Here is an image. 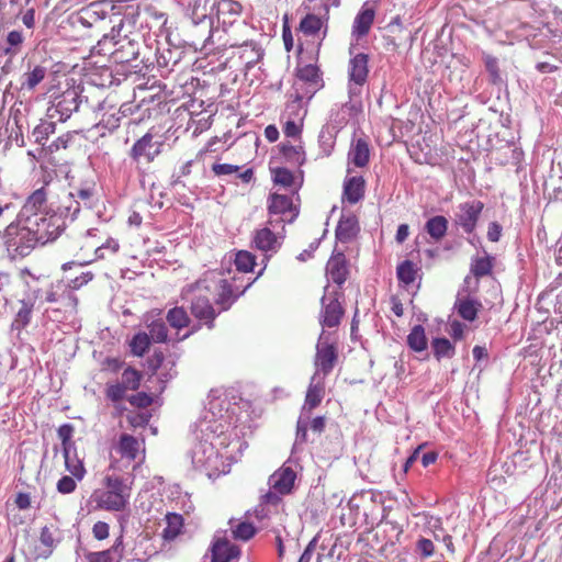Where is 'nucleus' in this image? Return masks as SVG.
<instances>
[{
    "instance_id": "nucleus-1",
    "label": "nucleus",
    "mask_w": 562,
    "mask_h": 562,
    "mask_svg": "<svg viewBox=\"0 0 562 562\" xmlns=\"http://www.w3.org/2000/svg\"><path fill=\"white\" fill-rule=\"evenodd\" d=\"M78 217V205L68 199L65 203H58L56 209L49 207L47 213L29 221L31 229L41 246L55 241L67 227V222H74Z\"/></svg>"
},
{
    "instance_id": "nucleus-2",
    "label": "nucleus",
    "mask_w": 562,
    "mask_h": 562,
    "mask_svg": "<svg viewBox=\"0 0 562 562\" xmlns=\"http://www.w3.org/2000/svg\"><path fill=\"white\" fill-rule=\"evenodd\" d=\"M23 284L22 299L30 305L36 307L45 303L63 305L66 286L64 280L48 281L44 276H36L27 268H23L19 272Z\"/></svg>"
},
{
    "instance_id": "nucleus-3",
    "label": "nucleus",
    "mask_w": 562,
    "mask_h": 562,
    "mask_svg": "<svg viewBox=\"0 0 562 562\" xmlns=\"http://www.w3.org/2000/svg\"><path fill=\"white\" fill-rule=\"evenodd\" d=\"M229 407L231 403L226 394L212 390L207 395L204 412L196 424L200 434L223 435L229 427Z\"/></svg>"
},
{
    "instance_id": "nucleus-4",
    "label": "nucleus",
    "mask_w": 562,
    "mask_h": 562,
    "mask_svg": "<svg viewBox=\"0 0 562 562\" xmlns=\"http://www.w3.org/2000/svg\"><path fill=\"white\" fill-rule=\"evenodd\" d=\"M325 394L324 379L313 374L306 391L304 405L296 422L295 440L292 447V454L302 450L307 441V429L312 411L317 407Z\"/></svg>"
},
{
    "instance_id": "nucleus-5",
    "label": "nucleus",
    "mask_w": 562,
    "mask_h": 562,
    "mask_svg": "<svg viewBox=\"0 0 562 562\" xmlns=\"http://www.w3.org/2000/svg\"><path fill=\"white\" fill-rule=\"evenodd\" d=\"M139 37L115 33L106 34L98 42L94 49L98 54L109 55L116 64H128L139 55Z\"/></svg>"
},
{
    "instance_id": "nucleus-6",
    "label": "nucleus",
    "mask_w": 562,
    "mask_h": 562,
    "mask_svg": "<svg viewBox=\"0 0 562 562\" xmlns=\"http://www.w3.org/2000/svg\"><path fill=\"white\" fill-rule=\"evenodd\" d=\"M2 238L8 255L13 260L29 256L40 245L30 225L20 223L16 218L4 228Z\"/></svg>"
},
{
    "instance_id": "nucleus-7",
    "label": "nucleus",
    "mask_w": 562,
    "mask_h": 562,
    "mask_svg": "<svg viewBox=\"0 0 562 562\" xmlns=\"http://www.w3.org/2000/svg\"><path fill=\"white\" fill-rule=\"evenodd\" d=\"M93 273L91 271L81 272L79 276L75 278H67V281H64V285L66 286L65 297L63 299V307H46L43 311V317L50 322H61L70 315H74L77 312L78 307V297L74 293V291L79 290L83 285L88 284L93 279Z\"/></svg>"
},
{
    "instance_id": "nucleus-8",
    "label": "nucleus",
    "mask_w": 562,
    "mask_h": 562,
    "mask_svg": "<svg viewBox=\"0 0 562 562\" xmlns=\"http://www.w3.org/2000/svg\"><path fill=\"white\" fill-rule=\"evenodd\" d=\"M202 435V439L196 442L190 451L191 462L196 470L205 472L210 477H217L218 451L216 450L213 439L218 436Z\"/></svg>"
},
{
    "instance_id": "nucleus-9",
    "label": "nucleus",
    "mask_w": 562,
    "mask_h": 562,
    "mask_svg": "<svg viewBox=\"0 0 562 562\" xmlns=\"http://www.w3.org/2000/svg\"><path fill=\"white\" fill-rule=\"evenodd\" d=\"M267 224L277 228H285L286 224H292L300 214L299 206L293 203V198L285 194L271 193L268 198Z\"/></svg>"
},
{
    "instance_id": "nucleus-10",
    "label": "nucleus",
    "mask_w": 562,
    "mask_h": 562,
    "mask_svg": "<svg viewBox=\"0 0 562 562\" xmlns=\"http://www.w3.org/2000/svg\"><path fill=\"white\" fill-rule=\"evenodd\" d=\"M83 87L70 86L56 94L47 109L49 119H57L60 122L67 121L74 112H77L83 101Z\"/></svg>"
},
{
    "instance_id": "nucleus-11",
    "label": "nucleus",
    "mask_w": 562,
    "mask_h": 562,
    "mask_svg": "<svg viewBox=\"0 0 562 562\" xmlns=\"http://www.w3.org/2000/svg\"><path fill=\"white\" fill-rule=\"evenodd\" d=\"M285 238V228L274 229L266 223V226L256 229L252 234L251 245L257 250L262 251L267 258L277 254Z\"/></svg>"
},
{
    "instance_id": "nucleus-12",
    "label": "nucleus",
    "mask_w": 562,
    "mask_h": 562,
    "mask_svg": "<svg viewBox=\"0 0 562 562\" xmlns=\"http://www.w3.org/2000/svg\"><path fill=\"white\" fill-rule=\"evenodd\" d=\"M323 87L319 68L316 65L307 64L296 67V79L293 89L296 92L307 95V101Z\"/></svg>"
},
{
    "instance_id": "nucleus-13",
    "label": "nucleus",
    "mask_w": 562,
    "mask_h": 562,
    "mask_svg": "<svg viewBox=\"0 0 562 562\" xmlns=\"http://www.w3.org/2000/svg\"><path fill=\"white\" fill-rule=\"evenodd\" d=\"M340 293L338 291L329 292V285L325 286L324 295L321 299L322 311L319 323L323 327H336L340 324L344 316V308L339 303Z\"/></svg>"
},
{
    "instance_id": "nucleus-14",
    "label": "nucleus",
    "mask_w": 562,
    "mask_h": 562,
    "mask_svg": "<svg viewBox=\"0 0 562 562\" xmlns=\"http://www.w3.org/2000/svg\"><path fill=\"white\" fill-rule=\"evenodd\" d=\"M48 211L47 192L46 189L42 187L27 196L16 215V220H19L20 223L26 224L29 221L31 222V220H34Z\"/></svg>"
},
{
    "instance_id": "nucleus-15",
    "label": "nucleus",
    "mask_w": 562,
    "mask_h": 562,
    "mask_svg": "<svg viewBox=\"0 0 562 562\" xmlns=\"http://www.w3.org/2000/svg\"><path fill=\"white\" fill-rule=\"evenodd\" d=\"M162 146L164 142L154 140V135L148 132L134 143L128 156L135 162H139L142 159L153 162L161 154Z\"/></svg>"
},
{
    "instance_id": "nucleus-16",
    "label": "nucleus",
    "mask_w": 562,
    "mask_h": 562,
    "mask_svg": "<svg viewBox=\"0 0 562 562\" xmlns=\"http://www.w3.org/2000/svg\"><path fill=\"white\" fill-rule=\"evenodd\" d=\"M95 113L97 115H100V119L94 125V128L100 132L101 136H104L106 133H113L117 130L120 127L121 120L126 116L124 110H121L113 104H108L105 101L98 104Z\"/></svg>"
},
{
    "instance_id": "nucleus-17",
    "label": "nucleus",
    "mask_w": 562,
    "mask_h": 562,
    "mask_svg": "<svg viewBox=\"0 0 562 562\" xmlns=\"http://www.w3.org/2000/svg\"><path fill=\"white\" fill-rule=\"evenodd\" d=\"M368 63L369 56L364 53H359L350 58L348 65V88L351 95L359 94L361 88L367 82L369 74Z\"/></svg>"
},
{
    "instance_id": "nucleus-18",
    "label": "nucleus",
    "mask_w": 562,
    "mask_h": 562,
    "mask_svg": "<svg viewBox=\"0 0 562 562\" xmlns=\"http://www.w3.org/2000/svg\"><path fill=\"white\" fill-rule=\"evenodd\" d=\"M324 331L321 334L315 355V372L317 378L325 379L334 369L337 360V349L333 344L323 341Z\"/></svg>"
},
{
    "instance_id": "nucleus-19",
    "label": "nucleus",
    "mask_w": 562,
    "mask_h": 562,
    "mask_svg": "<svg viewBox=\"0 0 562 562\" xmlns=\"http://www.w3.org/2000/svg\"><path fill=\"white\" fill-rule=\"evenodd\" d=\"M292 457L286 460L283 465L274 471L269 480V486L281 495H288L292 492L296 480V471L292 467Z\"/></svg>"
},
{
    "instance_id": "nucleus-20",
    "label": "nucleus",
    "mask_w": 562,
    "mask_h": 562,
    "mask_svg": "<svg viewBox=\"0 0 562 562\" xmlns=\"http://www.w3.org/2000/svg\"><path fill=\"white\" fill-rule=\"evenodd\" d=\"M483 209L484 204L479 200L461 203L459 205V212L456 214V224L459 225L464 233L472 234L476 228Z\"/></svg>"
},
{
    "instance_id": "nucleus-21",
    "label": "nucleus",
    "mask_w": 562,
    "mask_h": 562,
    "mask_svg": "<svg viewBox=\"0 0 562 562\" xmlns=\"http://www.w3.org/2000/svg\"><path fill=\"white\" fill-rule=\"evenodd\" d=\"M191 314L203 322L209 329L214 327V319L217 314L209 297L202 295L194 296L191 302Z\"/></svg>"
},
{
    "instance_id": "nucleus-22",
    "label": "nucleus",
    "mask_w": 562,
    "mask_h": 562,
    "mask_svg": "<svg viewBox=\"0 0 562 562\" xmlns=\"http://www.w3.org/2000/svg\"><path fill=\"white\" fill-rule=\"evenodd\" d=\"M68 199L74 200V203L78 205V214L81 210V203L83 206L88 209L95 207L98 195L95 192V189L93 186H82L75 188L74 191L68 192L65 194L60 200L59 203H65Z\"/></svg>"
},
{
    "instance_id": "nucleus-23",
    "label": "nucleus",
    "mask_w": 562,
    "mask_h": 562,
    "mask_svg": "<svg viewBox=\"0 0 562 562\" xmlns=\"http://www.w3.org/2000/svg\"><path fill=\"white\" fill-rule=\"evenodd\" d=\"M359 232L360 226L357 216L352 213L342 214L338 221L335 236L338 241L348 244L356 238Z\"/></svg>"
},
{
    "instance_id": "nucleus-24",
    "label": "nucleus",
    "mask_w": 562,
    "mask_h": 562,
    "mask_svg": "<svg viewBox=\"0 0 562 562\" xmlns=\"http://www.w3.org/2000/svg\"><path fill=\"white\" fill-rule=\"evenodd\" d=\"M218 284L220 293L217 295L216 303L221 305L222 311H227L233 305V303L251 285V282L240 288L238 285H234L225 279H222L220 280Z\"/></svg>"
},
{
    "instance_id": "nucleus-25",
    "label": "nucleus",
    "mask_w": 562,
    "mask_h": 562,
    "mask_svg": "<svg viewBox=\"0 0 562 562\" xmlns=\"http://www.w3.org/2000/svg\"><path fill=\"white\" fill-rule=\"evenodd\" d=\"M481 308L482 303L477 299L470 295H462L461 292L458 293L453 310L462 319L474 322Z\"/></svg>"
},
{
    "instance_id": "nucleus-26",
    "label": "nucleus",
    "mask_w": 562,
    "mask_h": 562,
    "mask_svg": "<svg viewBox=\"0 0 562 562\" xmlns=\"http://www.w3.org/2000/svg\"><path fill=\"white\" fill-rule=\"evenodd\" d=\"M236 48V54L246 69H251L265 55L263 48L255 41H246Z\"/></svg>"
},
{
    "instance_id": "nucleus-27",
    "label": "nucleus",
    "mask_w": 562,
    "mask_h": 562,
    "mask_svg": "<svg viewBox=\"0 0 562 562\" xmlns=\"http://www.w3.org/2000/svg\"><path fill=\"white\" fill-rule=\"evenodd\" d=\"M214 9L223 26L232 25L241 13V5L235 0H217Z\"/></svg>"
},
{
    "instance_id": "nucleus-28",
    "label": "nucleus",
    "mask_w": 562,
    "mask_h": 562,
    "mask_svg": "<svg viewBox=\"0 0 562 562\" xmlns=\"http://www.w3.org/2000/svg\"><path fill=\"white\" fill-rule=\"evenodd\" d=\"M123 536L117 537L111 548L99 552H86L87 562H121L123 557Z\"/></svg>"
},
{
    "instance_id": "nucleus-29",
    "label": "nucleus",
    "mask_w": 562,
    "mask_h": 562,
    "mask_svg": "<svg viewBox=\"0 0 562 562\" xmlns=\"http://www.w3.org/2000/svg\"><path fill=\"white\" fill-rule=\"evenodd\" d=\"M239 555L240 549L226 539H216L212 546V562H232Z\"/></svg>"
},
{
    "instance_id": "nucleus-30",
    "label": "nucleus",
    "mask_w": 562,
    "mask_h": 562,
    "mask_svg": "<svg viewBox=\"0 0 562 562\" xmlns=\"http://www.w3.org/2000/svg\"><path fill=\"white\" fill-rule=\"evenodd\" d=\"M326 274L338 286H341L346 282L348 268L346 257L342 252L330 257L326 266Z\"/></svg>"
},
{
    "instance_id": "nucleus-31",
    "label": "nucleus",
    "mask_w": 562,
    "mask_h": 562,
    "mask_svg": "<svg viewBox=\"0 0 562 562\" xmlns=\"http://www.w3.org/2000/svg\"><path fill=\"white\" fill-rule=\"evenodd\" d=\"M139 16L138 8L128 7L124 12L117 24H114L111 33H115V36L125 35H137L139 37V32L136 31L137 19Z\"/></svg>"
},
{
    "instance_id": "nucleus-32",
    "label": "nucleus",
    "mask_w": 562,
    "mask_h": 562,
    "mask_svg": "<svg viewBox=\"0 0 562 562\" xmlns=\"http://www.w3.org/2000/svg\"><path fill=\"white\" fill-rule=\"evenodd\" d=\"M134 477L132 474L120 476L116 474H108L104 477L106 491L116 494L125 495V499L130 501L131 490Z\"/></svg>"
},
{
    "instance_id": "nucleus-33",
    "label": "nucleus",
    "mask_w": 562,
    "mask_h": 562,
    "mask_svg": "<svg viewBox=\"0 0 562 562\" xmlns=\"http://www.w3.org/2000/svg\"><path fill=\"white\" fill-rule=\"evenodd\" d=\"M47 76V68L42 65H35L31 67L27 65V70L22 74L20 78V89L22 91H34L35 88L45 79Z\"/></svg>"
},
{
    "instance_id": "nucleus-34",
    "label": "nucleus",
    "mask_w": 562,
    "mask_h": 562,
    "mask_svg": "<svg viewBox=\"0 0 562 562\" xmlns=\"http://www.w3.org/2000/svg\"><path fill=\"white\" fill-rule=\"evenodd\" d=\"M348 160L349 162L353 164L356 167L359 168L366 167L369 164V143L364 138L360 137L352 140L348 153Z\"/></svg>"
},
{
    "instance_id": "nucleus-35",
    "label": "nucleus",
    "mask_w": 562,
    "mask_h": 562,
    "mask_svg": "<svg viewBox=\"0 0 562 562\" xmlns=\"http://www.w3.org/2000/svg\"><path fill=\"white\" fill-rule=\"evenodd\" d=\"M366 182L361 176L351 177L344 182V198L351 204L358 203L364 196Z\"/></svg>"
},
{
    "instance_id": "nucleus-36",
    "label": "nucleus",
    "mask_w": 562,
    "mask_h": 562,
    "mask_svg": "<svg viewBox=\"0 0 562 562\" xmlns=\"http://www.w3.org/2000/svg\"><path fill=\"white\" fill-rule=\"evenodd\" d=\"M23 43L24 35L22 31H10L5 36L4 43L1 45V52L9 60H12L21 53Z\"/></svg>"
},
{
    "instance_id": "nucleus-37",
    "label": "nucleus",
    "mask_w": 562,
    "mask_h": 562,
    "mask_svg": "<svg viewBox=\"0 0 562 562\" xmlns=\"http://www.w3.org/2000/svg\"><path fill=\"white\" fill-rule=\"evenodd\" d=\"M327 18L324 20L313 13L306 14L300 22V31L306 36L316 35L323 27V38L327 32Z\"/></svg>"
},
{
    "instance_id": "nucleus-38",
    "label": "nucleus",
    "mask_w": 562,
    "mask_h": 562,
    "mask_svg": "<svg viewBox=\"0 0 562 562\" xmlns=\"http://www.w3.org/2000/svg\"><path fill=\"white\" fill-rule=\"evenodd\" d=\"M293 99L286 103L284 115L290 120H297L303 122L307 110L304 108V100H307V95L301 92L294 91Z\"/></svg>"
},
{
    "instance_id": "nucleus-39",
    "label": "nucleus",
    "mask_w": 562,
    "mask_h": 562,
    "mask_svg": "<svg viewBox=\"0 0 562 562\" xmlns=\"http://www.w3.org/2000/svg\"><path fill=\"white\" fill-rule=\"evenodd\" d=\"M140 446L142 442H139L135 437L128 434H123L119 440L117 452L122 458L134 461L137 458Z\"/></svg>"
},
{
    "instance_id": "nucleus-40",
    "label": "nucleus",
    "mask_w": 562,
    "mask_h": 562,
    "mask_svg": "<svg viewBox=\"0 0 562 562\" xmlns=\"http://www.w3.org/2000/svg\"><path fill=\"white\" fill-rule=\"evenodd\" d=\"M336 134L334 126L324 125L318 134V147H319V157H328L331 155L335 144H336Z\"/></svg>"
},
{
    "instance_id": "nucleus-41",
    "label": "nucleus",
    "mask_w": 562,
    "mask_h": 562,
    "mask_svg": "<svg viewBox=\"0 0 562 562\" xmlns=\"http://www.w3.org/2000/svg\"><path fill=\"white\" fill-rule=\"evenodd\" d=\"M448 224L443 215H436L426 222L425 231L435 241H439L447 234Z\"/></svg>"
},
{
    "instance_id": "nucleus-42",
    "label": "nucleus",
    "mask_w": 562,
    "mask_h": 562,
    "mask_svg": "<svg viewBox=\"0 0 562 562\" xmlns=\"http://www.w3.org/2000/svg\"><path fill=\"white\" fill-rule=\"evenodd\" d=\"M374 20V11L372 9H366L360 11L353 21L352 34L358 37L367 35Z\"/></svg>"
},
{
    "instance_id": "nucleus-43",
    "label": "nucleus",
    "mask_w": 562,
    "mask_h": 562,
    "mask_svg": "<svg viewBox=\"0 0 562 562\" xmlns=\"http://www.w3.org/2000/svg\"><path fill=\"white\" fill-rule=\"evenodd\" d=\"M420 268L411 260L402 261L396 268V276L404 286H408L413 284L416 280V277L419 272Z\"/></svg>"
},
{
    "instance_id": "nucleus-44",
    "label": "nucleus",
    "mask_w": 562,
    "mask_h": 562,
    "mask_svg": "<svg viewBox=\"0 0 562 562\" xmlns=\"http://www.w3.org/2000/svg\"><path fill=\"white\" fill-rule=\"evenodd\" d=\"M494 266V257L485 252L484 257H473L471 260L470 271L476 278H483L492 273Z\"/></svg>"
},
{
    "instance_id": "nucleus-45",
    "label": "nucleus",
    "mask_w": 562,
    "mask_h": 562,
    "mask_svg": "<svg viewBox=\"0 0 562 562\" xmlns=\"http://www.w3.org/2000/svg\"><path fill=\"white\" fill-rule=\"evenodd\" d=\"M431 349L435 358L439 361L443 358L451 359L456 353L454 345L445 337H437L431 340Z\"/></svg>"
},
{
    "instance_id": "nucleus-46",
    "label": "nucleus",
    "mask_w": 562,
    "mask_h": 562,
    "mask_svg": "<svg viewBox=\"0 0 562 562\" xmlns=\"http://www.w3.org/2000/svg\"><path fill=\"white\" fill-rule=\"evenodd\" d=\"M65 467L66 470L71 473V475L81 481L85 477L86 469L83 467V462L77 457L75 451H64Z\"/></svg>"
},
{
    "instance_id": "nucleus-47",
    "label": "nucleus",
    "mask_w": 562,
    "mask_h": 562,
    "mask_svg": "<svg viewBox=\"0 0 562 562\" xmlns=\"http://www.w3.org/2000/svg\"><path fill=\"white\" fill-rule=\"evenodd\" d=\"M407 346L415 352H422L427 349V337L422 325H415L406 339Z\"/></svg>"
},
{
    "instance_id": "nucleus-48",
    "label": "nucleus",
    "mask_w": 562,
    "mask_h": 562,
    "mask_svg": "<svg viewBox=\"0 0 562 562\" xmlns=\"http://www.w3.org/2000/svg\"><path fill=\"white\" fill-rule=\"evenodd\" d=\"M99 503L101 507L108 510L120 512L126 507L128 501L125 499V495H116L105 491L100 495Z\"/></svg>"
},
{
    "instance_id": "nucleus-49",
    "label": "nucleus",
    "mask_w": 562,
    "mask_h": 562,
    "mask_svg": "<svg viewBox=\"0 0 562 562\" xmlns=\"http://www.w3.org/2000/svg\"><path fill=\"white\" fill-rule=\"evenodd\" d=\"M147 329L150 340L154 342H166L168 338V328L161 317L147 321Z\"/></svg>"
},
{
    "instance_id": "nucleus-50",
    "label": "nucleus",
    "mask_w": 562,
    "mask_h": 562,
    "mask_svg": "<svg viewBox=\"0 0 562 562\" xmlns=\"http://www.w3.org/2000/svg\"><path fill=\"white\" fill-rule=\"evenodd\" d=\"M19 302L21 306L11 324V329L18 331L22 330L31 323L32 312L35 308L23 300H20Z\"/></svg>"
},
{
    "instance_id": "nucleus-51",
    "label": "nucleus",
    "mask_w": 562,
    "mask_h": 562,
    "mask_svg": "<svg viewBox=\"0 0 562 562\" xmlns=\"http://www.w3.org/2000/svg\"><path fill=\"white\" fill-rule=\"evenodd\" d=\"M182 52L179 49H162L157 52V65L160 68L172 69L181 59Z\"/></svg>"
},
{
    "instance_id": "nucleus-52",
    "label": "nucleus",
    "mask_w": 562,
    "mask_h": 562,
    "mask_svg": "<svg viewBox=\"0 0 562 562\" xmlns=\"http://www.w3.org/2000/svg\"><path fill=\"white\" fill-rule=\"evenodd\" d=\"M169 325L177 329H182L187 327L190 323V318L183 307H173L170 308L166 316Z\"/></svg>"
},
{
    "instance_id": "nucleus-53",
    "label": "nucleus",
    "mask_w": 562,
    "mask_h": 562,
    "mask_svg": "<svg viewBox=\"0 0 562 562\" xmlns=\"http://www.w3.org/2000/svg\"><path fill=\"white\" fill-rule=\"evenodd\" d=\"M167 526L164 529V538L167 540L175 539L180 532L183 525L181 515L171 513L167 515Z\"/></svg>"
},
{
    "instance_id": "nucleus-54",
    "label": "nucleus",
    "mask_w": 562,
    "mask_h": 562,
    "mask_svg": "<svg viewBox=\"0 0 562 562\" xmlns=\"http://www.w3.org/2000/svg\"><path fill=\"white\" fill-rule=\"evenodd\" d=\"M149 335L145 331L135 334L130 342L131 352L134 356L142 357L150 346Z\"/></svg>"
},
{
    "instance_id": "nucleus-55",
    "label": "nucleus",
    "mask_w": 562,
    "mask_h": 562,
    "mask_svg": "<svg viewBox=\"0 0 562 562\" xmlns=\"http://www.w3.org/2000/svg\"><path fill=\"white\" fill-rule=\"evenodd\" d=\"M234 262L239 272H250L256 265V257L247 250H240L235 255Z\"/></svg>"
},
{
    "instance_id": "nucleus-56",
    "label": "nucleus",
    "mask_w": 562,
    "mask_h": 562,
    "mask_svg": "<svg viewBox=\"0 0 562 562\" xmlns=\"http://www.w3.org/2000/svg\"><path fill=\"white\" fill-rule=\"evenodd\" d=\"M56 125L52 121H42L32 132L34 142L44 145L50 134L55 133Z\"/></svg>"
},
{
    "instance_id": "nucleus-57",
    "label": "nucleus",
    "mask_w": 562,
    "mask_h": 562,
    "mask_svg": "<svg viewBox=\"0 0 562 562\" xmlns=\"http://www.w3.org/2000/svg\"><path fill=\"white\" fill-rule=\"evenodd\" d=\"M142 374L132 367H127L122 373L121 384L126 390L136 391L140 385Z\"/></svg>"
},
{
    "instance_id": "nucleus-58",
    "label": "nucleus",
    "mask_w": 562,
    "mask_h": 562,
    "mask_svg": "<svg viewBox=\"0 0 562 562\" xmlns=\"http://www.w3.org/2000/svg\"><path fill=\"white\" fill-rule=\"evenodd\" d=\"M483 61H484L485 69L488 72L490 81L493 85H501L503 82V80H502L499 68H498L497 58L492 55L484 54Z\"/></svg>"
},
{
    "instance_id": "nucleus-59",
    "label": "nucleus",
    "mask_w": 562,
    "mask_h": 562,
    "mask_svg": "<svg viewBox=\"0 0 562 562\" xmlns=\"http://www.w3.org/2000/svg\"><path fill=\"white\" fill-rule=\"evenodd\" d=\"M282 496L283 495H281V493L270 488V491L263 494L260 498V510L257 509L258 515L260 514L261 517H266L268 514L265 513V506L277 507L281 503Z\"/></svg>"
},
{
    "instance_id": "nucleus-60",
    "label": "nucleus",
    "mask_w": 562,
    "mask_h": 562,
    "mask_svg": "<svg viewBox=\"0 0 562 562\" xmlns=\"http://www.w3.org/2000/svg\"><path fill=\"white\" fill-rule=\"evenodd\" d=\"M58 438L61 440L63 452L64 451H75V443L71 441V437L74 434V427L70 424H63L57 429Z\"/></svg>"
},
{
    "instance_id": "nucleus-61",
    "label": "nucleus",
    "mask_w": 562,
    "mask_h": 562,
    "mask_svg": "<svg viewBox=\"0 0 562 562\" xmlns=\"http://www.w3.org/2000/svg\"><path fill=\"white\" fill-rule=\"evenodd\" d=\"M232 532L235 539L247 541L256 533V528L252 524L243 521L232 527Z\"/></svg>"
},
{
    "instance_id": "nucleus-62",
    "label": "nucleus",
    "mask_w": 562,
    "mask_h": 562,
    "mask_svg": "<svg viewBox=\"0 0 562 562\" xmlns=\"http://www.w3.org/2000/svg\"><path fill=\"white\" fill-rule=\"evenodd\" d=\"M212 19L203 14L198 21L193 20V27L199 35H206L204 44L212 37Z\"/></svg>"
},
{
    "instance_id": "nucleus-63",
    "label": "nucleus",
    "mask_w": 562,
    "mask_h": 562,
    "mask_svg": "<svg viewBox=\"0 0 562 562\" xmlns=\"http://www.w3.org/2000/svg\"><path fill=\"white\" fill-rule=\"evenodd\" d=\"M293 173L286 168H277L273 170V181L284 188H289L293 184Z\"/></svg>"
},
{
    "instance_id": "nucleus-64",
    "label": "nucleus",
    "mask_w": 562,
    "mask_h": 562,
    "mask_svg": "<svg viewBox=\"0 0 562 562\" xmlns=\"http://www.w3.org/2000/svg\"><path fill=\"white\" fill-rule=\"evenodd\" d=\"M281 151H282L283 156L289 160L300 162V164H302L304 160V157H303L304 153L302 151L301 147L283 143L281 145Z\"/></svg>"
}]
</instances>
